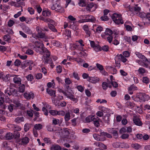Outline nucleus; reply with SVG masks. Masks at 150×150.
<instances>
[{"mask_svg":"<svg viewBox=\"0 0 150 150\" xmlns=\"http://www.w3.org/2000/svg\"><path fill=\"white\" fill-rule=\"evenodd\" d=\"M105 37L107 39V40L109 43H111L112 41L113 38V34L117 35V33H114L109 28H106L105 32Z\"/></svg>","mask_w":150,"mask_h":150,"instance_id":"nucleus-1","label":"nucleus"},{"mask_svg":"<svg viewBox=\"0 0 150 150\" xmlns=\"http://www.w3.org/2000/svg\"><path fill=\"white\" fill-rule=\"evenodd\" d=\"M81 17L85 18V19L82 20H79L78 21L79 23H82L85 22H95L96 19L93 16L91 15H84L83 16H81Z\"/></svg>","mask_w":150,"mask_h":150,"instance_id":"nucleus-2","label":"nucleus"},{"mask_svg":"<svg viewBox=\"0 0 150 150\" xmlns=\"http://www.w3.org/2000/svg\"><path fill=\"white\" fill-rule=\"evenodd\" d=\"M35 46L34 49L37 53L40 54L42 53L43 50L45 48L43 43L38 41L35 42Z\"/></svg>","mask_w":150,"mask_h":150,"instance_id":"nucleus-3","label":"nucleus"},{"mask_svg":"<svg viewBox=\"0 0 150 150\" xmlns=\"http://www.w3.org/2000/svg\"><path fill=\"white\" fill-rule=\"evenodd\" d=\"M112 18L113 21L117 24H123L124 23L122 15L121 14L114 13L112 16Z\"/></svg>","mask_w":150,"mask_h":150,"instance_id":"nucleus-4","label":"nucleus"},{"mask_svg":"<svg viewBox=\"0 0 150 150\" xmlns=\"http://www.w3.org/2000/svg\"><path fill=\"white\" fill-rule=\"evenodd\" d=\"M5 95L6 96L12 95L13 96H17L18 93L17 91L14 88L9 87L8 88L4 91Z\"/></svg>","mask_w":150,"mask_h":150,"instance_id":"nucleus-5","label":"nucleus"},{"mask_svg":"<svg viewBox=\"0 0 150 150\" xmlns=\"http://www.w3.org/2000/svg\"><path fill=\"white\" fill-rule=\"evenodd\" d=\"M129 11L131 12H134V14L137 15L140 12L141 8L140 7L138 6V4L135 5L134 6H132L129 5L128 7Z\"/></svg>","mask_w":150,"mask_h":150,"instance_id":"nucleus-6","label":"nucleus"},{"mask_svg":"<svg viewBox=\"0 0 150 150\" xmlns=\"http://www.w3.org/2000/svg\"><path fill=\"white\" fill-rule=\"evenodd\" d=\"M40 54L43 55L42 59L44 62L46 61V60L49 59V57L50 56L51 53L50 52L45 48L43 50L42 53Z\"/></svg>","mask_w":150,"mask_h":150,"instance_id":"nucleus-7","label":"nucleus"},{"mask_svg":"<svg viewBox=\"0 0 150 150\" xmlns=\"http://www.w3.org/2000/svg\"><path fill=\"white\" fill-rule=\"evenodd\" d=\"M51 8L52 10H55L56 11L60 12H63L64 11V8L60 5L57 4H53Z\"/></svg>","mask_w":150,"mask_h":150,"instance_id":"nucleus-8","label":"nucleus"},{"mask_svg":"<svg viewBox=\"0 0 150 150\" xmlns=\"http://www.w3.org/2000/svg\"><path fill=\"white\" fill-rule=\"evenodd\" d=\"M139 65L142 67L147 68L148 66V59L145 57L144 59L142 60H137L136 61Z\"/></svg>","mask_w":150,"mask_h":150,"instance_id":"nucleus-9","label":"nucleus"},{"mask_svg":"<svg viewBox=\"0 0 150 150\" xmlns=\"http://www.w3.org/2000/svg\"><path fill=\"white\" fill-rule=\"evenodd\" d=\"M146 96L144 93H140L137 95L135 98L136 101L137 100V101L140 102H144L146 100Z\"/></svg>","mask_w":150,"mask_h":150,"instance_id":"nucleus-10","label":"nucleus"},{"mask_svg":"<svg viewBox=\"0 0 150 150\" xmlns=\"http://www.w3.org/2000/svg\"><path fill=\"white\" fill-rule=\"evenodd\" d=\"M35 29L39 38H42L45 37V33L42 32L43 31V29L39 26H37Z\"/></svg>","mask_w":150,"mask_h":150,"instance_id":"nucleus-11","label":"nucleus"},{"mask_svg":"<svg viewBox=\"0 0 150 150\" xmlns=\"http://www.w3.org/2000/svg\"><path fill=\"white\" fill-rule=\"evenodd\" d=\"M126 57H124L122 54H117L115 56V60L116 62L117 61H121L123 63H125L127 61V59L126 58Z\"/></svg>","mask_w":150,"mask_h":150,"instance_id":"nucleus-12","label":"nucleus"},{"mask_svg":"<svg viewBox=\"0 0 150 150\" xmlns=\"http://www.w3.org/2000/svg\"><path fill=\"white\" fill-rule=\"evenodd\" d=\"M24 97L27 100H30L34 98V94L32 92H26L24 93Z\"/></svg>","mask_w":150,"mask_h":150,"instance_id":"nucleus-13","label":"nucleus"},{"mask_svg":"<svg viewBox=\"0 0 150 150\" xmlns=\"http://www.w3.org/2000/svg\"><path fill=\"white\" fill-rule=\"evenodd\" d=\"M134 123L136 125L139 126H141L142 125V122L139 118L137 117H134L133 118Z\"/></svg>","mask_w":150,"mask_h":150,"instance_id":"nucleus-14","label":"nucleus"},{"mask_svg":"<svg viewBox=\"0 0 150 150\" xmlns=\"http://www.w3.org/2000/svg\"><path fill=\"white\" fill-rule=\"evenodd\" d=\"M52 101L54 104L58 108H60V106L62 107H64L66 106L67 105V103L65 101H62L59 104L58 103H57L55 102L56 101L54 99L52 100Z\"/></svg>","mask_w":150,"mask_h":150,"instance_id":"nucleus-15","label":"nucleus"},{"mask_svg":"<svg viewBox=\"0 0 150 150\" xmlns=\"http://www.w3.org/2000/svg\"><path fill=\"white\" fill-rule=\"evenodd\" d=\"M99 120L100 119L97 117L94 116L93 117L92 121L93 122V123L94 124L95 126L97 127L100 126Z\"/></svg>","mask_w":150,"mask_h":150,"instance_id":"nucleus-16","label":"nucleus"},{"mask_svg":"<svg viewBox=\"0 0 150 150\" xmlns=\"http://www.w3.org/2000/svg\"><path fill=\"white\" fill-rule=\"evenodd\" d=\"M108 131L109 133L112 134L113 136L116 137H117V132L116 129L113 128H109L108 129Z\"/></svg>","mask_w":150,"mask_h":150,"instance_id":"nucleus-17","label":"nucleus"},{"mask_svg":"<svg viewBox=\"0 0 150 150\" xmlns=\"http://www.w3.org/2000/svg\"><path fill=\"white\" fill-rule=\"evenodd\" d=\"M94 144L96 146L99 147L101 148H103L104 149H107V146L102 143L99 142H95L94 143Z\"/></svg>","mask_w":150,"mask_h":150,"instance_id":"nucleus-18","label":"nucleus"},{"mask_svg":"<svg viewBox=\"0 0 150 150\" xmlns=\"http://www.w3.org/2000/svg\"><path fill=\"white\" fill-rule=\"evenodd\" d=\"M88 80L91 83H96L99 81V79L97 77H89Z\"/></svg>","mask_w":150,"mask_h":150,"instance_id":"nucleus-19","label":"nucleus"},{"mask_svg":"<svg viewBox=\"0 0 150 150\" xmlns=\"http://www.w3.org/2000/svg\"><path fill=\"white\" fill-rule=\"evenodd\" d=\"M29 139L27 137H23L21 139V144L22 145H26L29 142Z\"/></svg>","mask_w":150,"mask_h":150,"instance_id":"nucleus-20","label":"nucleus"},{"mask_svg":"<svg viewBox=\"0 0 150 150\" xmlns=\"http://www.w3.org/2000/svg\"><path fill=\"white\" fill-rule=\"evenodd\" d=\"M13 82L17 84H21V79L18 76H15L13 79Z\"/></svg>","mask_w":150,"mask_h":150,"instance_id":"nucleus-21","label":"nucleus"},{"mask_svg":"<svg viewBox=\"0 0 150 150\" xmlns=\"http://www.w3.org/2000/svg\"><path fill=\"white\" fill-rule=\"evenodd\" d=\"M23 31L26 33L30 35L32 34V31L30 28L27 26H24L22 28Z\"/></svg>","mask_w":150,"mask_h":150,"instance_id":"nucleus-22","label":"nucleus"},{"mask_svg":"<svg viewBox=\"0 0 150 150\" xmlns=\"http://www.w3.org/2000/svg\"><path fill=\"white\" fill-rule=\"evenodd\" d=\"M83 28L88 36H90L91 33V32L89 30L88 26L87 25H83Z\"/></svg>","mask_w":150,"mask_h":150,"instance_id":"nucleus-23","label":"nucleus"},{"mask_svg":"<svg viewBox=\"0 0 150 150\" xmlns=\"http://www.w3.org/2000/svg\"><path fill=\"white\" fill-rule=\"evenodd\" d=\"M44 63L45 64H49L50 67L52 68H53L55 66V65H54L51 58H50L46 60V61L44 62Z\"/></svg>","mask_w":150,"mask_h":150,"instance_id":"nucleus-24","label":"nucleus"},{"mask_svg":"<svg viewBox=\"0 0 150 150\" xmlns=\"http://www.w3.org/2000/svg\"><path fill=\"white\" fill-rule=\"evenodd\" d=\"M24 120V118L23 117H17L14 120V121L17 123H20Z\"/></svg>","mask_w":150,"mask_h":150,"instance_id":"nucleus-25","label":"nucleus"},{"mask_svg":"<svg viewBox=\"0 0 150 150\" xmlns=\"http://www.w3.org/2000/svg\"><path fill=\"white\" fill-rule=\"evenodd\" d=\"M62 133L63 137L64 138L67 137L69 134L68 129L67 128L64 129L62 131Z\"/></svg>","mask_w":150,"mask_h":150,"instance_id":"nucleus-26","label":"nucleus"},{"mask_svg":"<svg viewBox=\"0 0 150 150\" xmlns=\"http://www.w3.org/2000/svg\"><path fill=\"white\" fill-rule=\"evenodd\" d=\"M46 91L47 92L50 96H52L54 97H56L55 92L54 91L49 89L48 88L46 89Z\"/></svg>","mask_w":150,"mask_h":150,"instance_id":"nucleus-27","label":"nucleus"},{"mask_svg":"<svg viewBox=\"0 0 150 150\" xmlns=\"http://www.w3.org/2000/svg\"><path fill=\"white\" fill-rule=\"evenodd\" d=\"M93 137L94 139L97 141H103L105 139L100 138V136L98 134H93Z\"/></svg>","mask_w":150,"mask_h":150,"instance_id":"nucleus-28","label":"nucleus"},{"mask_svg":"<svg viewBox=\"0 0 150 150\" xmlns=\"http://www.w3.org/2000/svg\"><path fill=\"white\" fill-rule=\"evenodd\" d=\"M60 146L57 145H52L50 148V150H61Z\"/></svg>","mask_w":150,"mask_h":150,"instance_id":"nucleus-29","label":"nucleus"},{"mask_svg":"<svg viewBox=\"0 0 150 150\" xmlns=\"http://www.w3.org/2000/svg\"><path fill=\"white\" fill-rule=\"evenodd\" d=\"M5 137L6 139H11L13 138V135L12 133L8 132L6 134Z\"/></svg>","mask_w":150,"mask_h":150,"instance_id":"nucleus-30","label":"nucleus"},{"mask_svg":"<svg viewBox=\"0 0 150 150\" xmlns=\"http://www.w3.org/2000/svg\"><path fill=\"white\" fill-rule=\"evenodd\" d=\"M42 14L44 16L49 17L51 15V12L48 10L43 11L42 12Z\"/></svg>","mask_w":150,"mask_h":150,"instance_id":"nucleus-31","label":"nucleus"},{"mask_svg":"<svg viewBox=\"0 0 150 150\" xmlns=\"http://www.w3.org/2000/svg\"><path fill=\"white\" fill-rule=\"evenodd\" d=\"M109 83H107L106 82H103L102 83V86L103 89L104 90H106L108 88V86L109 88H111V85L109 86Z\"/></svg>","mask_w":150,"mask_h":150,"instance_id":"nucleus-32","label":"nucleus"},{"mask_svg":"<svg viewBox=\"0 0 150 150\" xmlns=\"http://www.w3.org/2000/svg\"><path fill=\"white\" fill-rule=\"evenodd\" d=\"M135 54L137 57L141 59V60L144 59H145L146 57L144 55L142 54L139 52H135Z\"/></svg>","mask_w":150,"mask_h":150,"instance_id":"nucleus-33","label":"nucleus"},{"mask_svg":"<svg viewBox=\"0 0 150 150\" xmlns=\"http://www.w3.org/2000/svg\"><path fill=\"white\" fill-rule=\"evenodd\" d=\"M78 4L80 6L84 7L86 5V3L85 0H80Z\"/></svg>","mask_w":150,"mask_h":150,"instance_id":"nucleus-34","label":"nucleus"},{"mask_svg":"<svg viewBox=\"0 0 150 150\" xmlns=\"http://www.w3.org/2000/svg\"><path fill=\"white\" fill-rule=\"evenodd\" d=\"M18 88V91L20 93H23L25 91V86L23 84H21Z\"/></svg>","mask_w":150,"mask_h":150,"instance_id":"nucleus-35","label":"nucleus"},{"mask_svg":"<svg viewBox=\"0 0 150 150\" xmlns=\"http://www.w3.org/2000/svg\"><path fill=\"white\" fill-rule=\"evenodd\" d=\"M42 128V125L40 124H36L35 125L33 129L36 130H40Z\"/></svg>","mask_w":150,"mask_h":150,"instance_id":"nucleus-36","label":"nucleus"},{"mask_svg":"<svg viewBox=\"0 0 150 150\" xmlns=\"http://www.w3.org/2000/svg\"><path fill=\"white\" fill-rule=\"evenodd\" d=\"M132 146L136 149H138L141 148V146L137 143L133 144H132Z\"/></svg>","mask_w":150,"mask_h":150,"instance_id":"nucleus-37","label":"nucleus"},{"mask_svg":"<svg viewBox=\"0 0 150 150\" xmlns=\"http://www.w3.org/2000/svg\"><path fill=\"white\" fill-rule=\"evenodd\" d=\"M79 54L80 56L83 58H85L87 56V54L86 52L83 51L80 52L79 53Z\"/></svg>","mask_w":150,"mask_h":150,"instance_id":"nucleus-38","label":"nucleus"},{"mask_svg":"<svg viewBox=\"0 0 150 150\" xmlns=\"http://www.w3.org/2000/svg\"><path fill=\"white\" fill-rule=\"evenodd\" d=\"M49 28L53 32H57V29L55 28L54 26L52 24H48Z\"/></svg>","mask_w":150,"mask_h":150,"instance_id":"nucleus-39","label":"nucleus"},{"mask_svg":"<svg viewBox=\"0 0 150 150\" xmlns=\"http://www.w3.org/2000/svg\"><path fill=\"white\" fill-rule=\"evenodd\" d=\"M70 99L71 100L75 103H76L78 101V100L76 98L74 97V96L72 94L70 95V96H69L67 98Z\"/></svg>","mask_w":150,"mask_h":150,"instance_id":"nucleus-40","label":"nucleus"},{"mask_svg":"<svg viewBox=\"0 0 150 150\" xmlns=\"http://www.w3.org/2000/svg\"><path fill=\"white\" fill-rule=\"evenodd\" d=\"M43 140L46 144H50L51 143V140L50 138L45 137Z\"/></svg>","mask_w":150,"mask_h":150,"instance_id":"nucleus-41","label":"nucleus"},{"mask_svg":"<svg viewBox=\"0 0 150 150\" xmlns=\"http://www.w3.org/2000/svg\"><path fill=\"white\" fill-rule=\"evenodd\" d=\"M64 120L65 121L67 122L70 119V114L69 112L66 113L64 117Z\"/></svg>","mask_w":150,"mask_h":150,"instance_id":"nucleus-42","label":"nucleus"},{"mask_svg":"<svg viewBox=\"0 0 150 150\" xmlns=\"http://www.w3.org/2000/svg\"><path fill=\"white\" fill-rule=\"evenodd\" d=\"M47 104H45L42 108V110L44 112V114L46 116L48 114V112L46 108V107H47Z\"/></svg>","mask_w":150,"mask_h":150,"instance_id":"nucleus-43","label":"nucleus"},{"mask_svg":"<svg viewBox=\"0 0 150 150\" xmlns=\"http://www.w3.org/2000/svg\"><path fill=\"white\" fill-rule=\"evenodd\" d=\"M13 103L16 105V107H19L21 106V104L18 100H14L13 101Z\"/></svg>","mask_w":150,"mask_h":150,"instance_id":"nucleus-44","label":"nucleus"},{"mask_svg":"<svg viewBox=\"0 0 150 150\" xmlns=\"http://www.w3.org/2000/svg\"><path fill=\"white\" fill-rule=\"evenodd\" d=\"M13 135V138L15 139H18L20 137V133L17 131H15Z\"/></svg>","mask_w":150,"mask_h":150,"instance_id":"nucleus-45","label":"nucleus"},{"mask_svg":"<svg viewBox=\"0 0 150 150\" xmlns=\"http://www.w3.org/2000/svg\"><path fill=\"white\" fill-rule=\"evenodd\" d=\"M94 116H89L86 117L85 119L86 122L88 123L92 122L93 120V117Z\"/></svg>","mask_w":150,"mask_h":150,"instance_id":"nucleus-46","label":"nucleus"},{"mask_svg":"<svg viewBox=\"0 0 150 150\" xmlns=\"http://www.w3.org/2000/svg\"><path fill=\"white\" fill-rule=\"evenodd\" d=\"M101 134L102 135H103L104 136H106L109 138H111L112 137V136L110 134L107 133L106 132H101Z\"/></svg>","mask_w":150,"mask_h":150,"instance_id":"nucleus-47","label":"nucleus"},{"mask_svg":"<svg viewBox=\"0 0 150 150\" xmlns=\"http://www.w3.org/2000/svg\"><path fill=\"white\" fill-rule=\"evenodd\" d=\"M137 71L140 74H143L145 72V69L142 67H139Z\"/></svg>","mask_w":150,"mask_h":150,"instance_id":"nucleus-48","label":"nucleus"},{"mask_svg":"<svg viewBox=\"0 0 150 150\" xmlns=\"http://www.w3.org/2000/svg\"><path fill=\"white\" fill-rule=\"evenodd\" d=\"M25 77L27 80L30 81H32L34 79L33 76L31 74H29L28 75L26 76Z\"/></svg>","mask_w":150,"mask_h":150,"instance_id":"nucleus-49","label":"nucleus"},{"mask_svg":"<svg viewBox=\"0 0 150 150\" xmlns=\"http://www.w3.org/2000/svg\"><path fill=\"white\" fill-rule=\"evenodd\" d=\"M128 90H132L134 91L135 90H137V86H135L134 85H131L129 88H128Z\"/></svg>","mask_w":150,"mask_h":150,"instance_id":"nucleus-50","label":"nucleus"},{"mask_svg":"<svg viewBox=\"0 0 150 150\" xmlns=\"http://www.w3.org/2000/svg\"><path fill=\"white\" fill-rule=\"evenodd\" d=\"M3 39L5 41H8L10 39V37L8 35H6L3 37Z\"/></svg>","mask_w":150,"mask_h":150,"instance_id":"nucleus-51","label":"nucleus"},{"mask_svg":"<svg viewBox=\"0 0 150 150\" xmlns=\"http://www.w3.org/2000/svg\"><path fill=\"white\" fill-rule=\"evenodd\" d=\"M30 128V125L29 124H26L24 125V130L25 132L28 131Z\"/></svg>","mask_w":150,"mask_h":150,"instance_id":"nucleus-52","label":"nucleus"},{"mask_svg":"<svg viewBox=\"0 0 150 150\" xmlns=\"http://www.w3.org/2000/svg\"><path fill=\"white\" fill-rule=\"evenodd\" d=\"M44 21L45 22H49L52 23V24H54L55 23V22L54 21L49 18L44 19Z\"/></svg>","mask_w":150,"mask_h":150,"instance_id":"nucleus-53","label":"nucleus"},{"mask_svg":"<svg viewBox=\"0 0 150 150\" xmlns=\"http://www.w3.org/2000/svg\"><path fill=\"white\" fill-rule=\"evenodd\" d=\"M94 50L96 52L100 51L101 50L100 47L98 45H96L93 48Z\"/></svg>","mask_w":150,"mask_h":150,"instance_id":"nucleus-54","label":"nucleus"},{"mask_svg":"<svg viewBox=\"0 0 150 150\" xmlns=\"http://www.w3.org/2000/svg\"><path fill=\"white\" fill-rule=\"evenodd\" d=\"M49 113L53 116L57 115V111L55 110H51L49 111Z\"/></svg>","mask_w":150,"mask_h":150,"instance_id":"nucleus-55","label":"nucleus"},{"mask_svg":"<svg viewBox=\"0 0 150 150\" xmlns=\"http://www.w3.org/2000/svg\"><path fill=\"white\" fill-rule=\"evenodd\" d=\"M137 15L142 18H145L146 16V14L144 12H139Z\"/></svg>","mask_w":150,"mask_h":150,"instance_id":"nucleus-56","label":"nucleus"},{"mask_svg":"<svg viewBox=\"0 0 150 150\" xmlns=\"http://www.w3.org/2000/svg\"><path fill=\"white\" fill-rule=\"evenodd\" d=\"M34 52L33 51L30 49H28L26 51L25 53L28 55H31L33 54Z\"/></svg>","mask_w":150,"mask_h":150,"instance_id":"nucleus-57","label":"nucleus"},{"mask_svg":"<svg viewBox=\"0 0 150 150\" xmlns=\"http://www.w3.org/2000/svg\"><path fill=\"white\" fill-rule=\"evenodd\" d=\"M15 105L13 104H10L8 106V109L11 112H12L13 109H15Z\"/></svg>","mask_w":150,"mask_h":150,"instance_id":"nucleus-58","label":"nucleus"},{"mask_svg":"<svg viewBox=\"0 0 150 150\" xmlns=\"http://www.w3.org/2000/svg\"><path fill=\"white\" fill-rule=\"evenodd\" d=\"M59 120L54 118L52 120V123L54 125H56L59 124Z\"/></svg>","mask_w":150,"mask_h":150,"instance_id":"nucleus-59","label":"nucleus"},{"mask_svg":"<svg viewBox=\"0 0 150 150\" xmlns=\"http://www.w3.org/2000/svg\"><path fill=\"white\" fill-rule=\"evenodd\" d=\"M64 81L65 83L67 85L70 84L72 82L71 81L69 78L65 79Z\"/></svg>","mask_w":150,"mask_h":150,"instance_id":"nucleus-60","label":"nucleus"},{"mask_svg":"<svg viewBox=\"0 0 150 150\" xmlns=\"http://www.w3.org/2000/svg\"><path fill=\"white\" fill-rule=\"evenodd\" d=\"M124 39L125 40L129 43H131V39L130 37L125 36L124 37Z\"/></svg>","mask_w":150,"mask_h":150,"instance_id":"nucleus-61","label":"nucleus"},{"mask_svg":"<svg viewBox=\"0 0 150 150\" xmlns=\"http://www.w3.org/2000/svg\"><path fill=\"white\" fill-rule=\"evenodd\" d=\"M123 56L126 57H128L130 56V54L128 51H125L123 53Z\"/></svg>","mask_w":150,"mask_h":150,"instance_id":"nucleus-62","label":"nucleus"},{"mask_svg":"<svg viewBox=\"0 0 150 150\" xmlns=\"http://www.w3.org/2000/svg\"><path fill=\"white\" fill-rule=\"evenodd\" d=\"M57 115L59 116H64L65 114V112L63 110L57 111Z\"/></svg>","mask_w":150,"mask_h":150,"instance_id":"nucleus-63","label":"nucleus"},{"mask_svg":"<svg viewBox=\"0 0 150 150\" xmlns=\"http://www.w3.org/2000/svg\"><path fill=\"white\" fill-rule=\"evenodd\" d=\"M56 69L57 73H61L62 70V67L60 65H58Z\"/></svg>","mask_w":150,"mask_h":150,"instance_id":"nucleus-64","label":"nucleus"}]
</instances>
